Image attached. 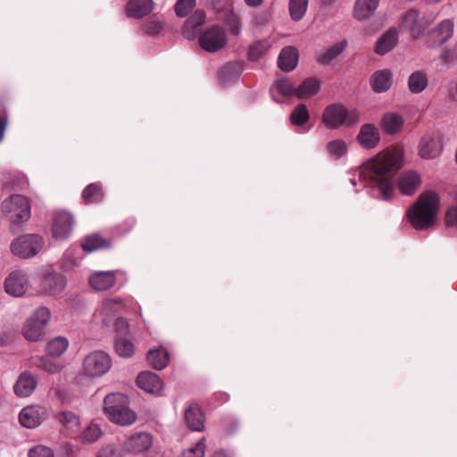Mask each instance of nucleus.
Returning a JSON list of instances; mask_svg holds the SVG:
<instances>
[{"mask_svg": "<svg viewBox=\"0 0 457 457\" xmlns=\"http://www.w3.org/2000/svg\"><path fill=\"white\" fill-rule=\"evenodd\" d=\"M401 161L400 151L380 153L359 170V179L365 186L378 187L382 197L388 199L394 192L393 176L400 169Z\"/></svg>", "mask_w": 457, "mask_h": 457, "instance_id": "f257e3e1", "label": "nucleus"}, {"mask_svg": "<svg viewBox=\"0 0 457 457\" xmlns=\"http://www.w3.org/2000/svg\"><path fill=\"white\" fill-rule=\"evenodd\" d=\"M440 198L435 191H425L407 212V217L415 229L423 230L431 228L439 210Z\"/></svg>", "mask_w": 457, "mask_h": 457, "instance_id": "f03ea898", "label": "nucleus"}, {"mask_svg": "<svg viewBox=\"0 0 457 457\" xmlns=\"http://www.w3.org/2000/svg\"><path fill=\"white\" fill-rule=\"evenodd\" d=\"M103 410L108 420L120 426H129L137 414L129 408V398L120 393H111L104 399Z\"/></svg>", "mask_w": 457, "mask_h": 457, "instance_id": "7ed1b4c3", "label": "nucleus"}, {"mask_svg": "<svg viewBox=\"0 0 457 457\" xmlns=\"http://www.w3.org/2000/svg\"><path fill=\"white\" fill-rule=\"evenodd\" d=\"M360 121L357 110H347L341 104H332L327 106L322 113V122L328 129H335L341 126L351 127Z\"/></svg>", "mask_w": 457, "mask_h": 457, "instance_id": "20e7f679", "label": "nucleus"}, {"mask_svg": "<svg viewBox=\"0 0 457 457\" xmlns=\"http://www.w3.org/2000/svg\"><path fill=\"white\" fill-rule=\"evenodd\" d=\"M45 247V240L38 234H22L12 239L10 245L11 253L19 257H35L41 253Z\"/></svg>", "mask_w": 457, "mask_h": 457, "instance_id": "39448f33", "label": "nucleus"}, {"mask_svg": "<svg viewBox=\"0 0 457 457\" xmlns=\"http://www.w3.org/2000/svg\"><path fill=\"white\" fill-rule=\"evenodd\" d=\"M4 213L12 223H24L31 215V206L29 199L21 195H12L2 204Z\"/></svg>", "mask_w": 457, "mask_h": 457, "instance_id": "423d86ee", "label": "nucleus"}, {"mask_svg": "<svg viewBox=\"0 0 457 457\" xmlns=\"http://www.w3.org/2000/svg\"><path fill=\"white\" fill-rule=\"evenodd\" d=\"M50 319L51 312L48 308L44 306L37 308L26 321L22 328V335L31 342L42 339Z\"/></svg>", "mask_w": 457, "mask_h": 457, "instance_id": "0eeeda50", "label": "nucleus"}, {"mask_svg": "<svg viewBox=\"0 0 457 457\" xmlns=\"http://www.w3.org/2000/svg\"><path fill=\"white\" fill-rule=\"evenodd\" d=\"M112 367L110 356L103 351H93L85 356L82 362L83 374L89 378L104 376Z\"/></svg>", "mask_w": 457, "mask_h": 457, "instance_id": "6e6552de", "label": "nucleus"}, {"mask_svg": "<svg viewBox=\"0 0 457 457\" xmlns=\"http://www.w3.org/2000/svg\"><path fill=\"white\" fill-rule=\"evenodd\" d=\"M227 45V35L219 26H212L202 33V49L216 53Z\"/></svg>", "mask_w": 457, "mask_h": 457, "instance_id": "1a4fd4ad", "label": "nucleus"}, {"mask_svg": "<svg viewBox=\"0 0 457 457\" xmlns=\"http://www.w3.org/2000/svg\"><path fill=\"white\" fill-rule=\"evenodd\" d=\"M153 445V436L147 432H136L128 436L122 445L128 454H139L148 451Z\"/></svg>", "mask_w": 457, "mask_h": 457, "instance_id": "9d476101", "label": "nucleus"}, {"mask_svg": "<svg viewBox=\"0 0 457 457\" xmlns=\"http://www.w3.org/2000/svg\"><path fill=\"white\" fill-rule=\"evenodd\" d=\"M74 220L70 212H55L53 217L52 234L55 239H66L71 233Z\"/></svg>", "mask_w": 457, "mask_h": 457, "instance_id": "9b49d317", "label": "nucleus"}, {"mask_svg": "<svg viewBox=\"0 0 457 457\" xmlns=\"http://www.w3.org/2000/svg\"><path fill=\"white\" fill-rule=\"evenodd\" d=\"M453 32V22L444 20L427 35L426 44L429 48H436L444 45Z\"/></svg>", "mask_w": 457, "mask_h": 457, "instance_id": "f8f14e48", "label": "nucleus"}, {"mask_svg": "<svg viewBox=\"0 0 457 457\" xmlns=\"http://www.w3.org/2000/svg\"><path fill=\"white\" fill-rule=\"evenodd\" d=\"M4 291L13 296H22L29 287V278L26 273L21 270L11 272L4 279Z\"/></svg>", "mask_w": 457, "mask_h": 457, "instance_id": "ddd939ff", "label": "nucleus"}, {"mask_svg": "<svg viewBox=\"0 0 457 457\" xmlns=\"http://www.w3.org/2000/svg\"><path fill=\"white\" fill-rule=\"evenodd\" d=\"M430 22V20L420 17L418 11L411 9L404 14L402 25L411 33L413 37L417 38L424 32Z\"/></svg>", "mask_w": 457, "mask_h": 457, "instance_id": "4468645a", "label": "nucleus"}, {"mask_svg": "<svg viewBox=\"0 0 457 457\" xmlns=\"http://www.w3.org/2000/svg\"><path fill=\"white\" fill-rule=\"evenodd\" d=\"M46 419V411L41 406H27L21 410L19 420L21 426L34 428Z\"/></svg>", "mask_w": 457, "mask_h": 457, "instance_id": "2eb2a0df", "label": "nucleus"}, {"mask_svg": "<svg viewBox=\"0 0 457 457\" xmlns=\"http://www.w3.org/2000/svg\"><path fill=\"white\" fill-rule=\"evenodd\" d=\"M42 285L47 294L57 295L65 288L66 278L63 275L48 269L42 274Z\"/></svg>", "mask_w": 457, "mask_h": 457, "instance_id": "dca6fc26", "label": "nucleus"}, {"mask_svg": "<svg viewBox=\"0 0 457 457\" xmlns=\"http://www.w3.org/2000/svg\"><path fill=\"white\" fill-rule=\"evenodd\" d=\"M443 150L442 138L438 134L424 137L420 143L419 154L421 158L433 159Z\"/></svg>", "mask_w": 457, "mask_h": 457, "instance_id": "f3484780", "label": "nucleus"}, {"mask_svg": "<svg viewBox=\"0 0 457 457\" xmlns=\"http://www.w3.org/2000/svg\"><path fill=\"white\" fill-rule=\"evenodd\" d=\"M122 305L120 298L104 300L101 309L97 311V315L102 319L103 324L106 327H112Z\"/></svg>", "mask_w": 457, "mask_h": 457, "instance_id": "a211bd4d", "label": "nucleus"}, {"mask_svg": "<svg viewBox=\"0 0 457 457\" xmlns=\"http://www.w3.org/2000/svg\"><path fill=\"white\" fill-rule=\"evenodd\" d=\"M357 141L365 149H373L380 142L378 129L371 123L363 124L357 135Z\"/></svg>", "mask_w": 457, "mask_h": 457, "instance_id": "6ab92c4d", "label": "nucleus"}, {"mask_svg": "<svg viewBox=\"0 0 457 457\" xmlns=\"http://www.w3.org/2000/svg\"><path fill=\"white\" fill-rule=\"evenodd\" d=\"M137 384L144 391L154 395L159 394L163 386L159 376L151 371L141 372L137 378Z\"/></svg>", "mask_w": 457, "mask_h": 457, "instance_id": "aec40b11", "label": "nucleus"}, {"mask_svg": "<svg viewBox=\"0 0 457 457\" xmlns=\"http://www.w3.org/2000/svg\"><path fill=\"white\" fill-rule=\"evenodd\" d=\"M398 43V31L395 28H390L385 31L377 40L375 53L384 55L393 50Z\"/></svg>", "mask_w": 457, "mask_h": 457, "instance_id": "412c9836", "label": "nucleus"}, {"mask_svg": "<svg viewBox=\"0 0 457 457\" xmlns=\"http://www.w3.org/2000/svg\"><path fill=\"white\" fill-rule=\"evenodd\" d=\"M116 281V271H97L89 278V284L96 291H105L113 287Z\"/></svg>", "mask_w": 457, "mask_h": 457, "instance_id": "4be33fe9", "label": "nucleus"}, {"mask_svg": "<svg viewBox=\"0 0 457 457\" xmlns=\"http://www.w3.org/2000/svg\"><path fill=\"white\" fill-rule=\"evenodd\" d=\"M420 177L413 170L403 172L398 179V187L403 195H413L420 186Z\"/></svg>", "mask_w": 457, "mask_h": 457, "instance_id": "5701e85b", "label": "nucleus"}, {"mask_svg": "<svg viewBox=\"0 0 457 457\" xmlns=\"http://www.w3.org/2000/svg\"><path fill=\"white\" fill-rule=\"evenodd\" d=\"M347 41L342 40L316 53L315 60L322 65H328L333 60L339 56L346 48Z\"/></svg>", "mask_w": 457, "mask_h": 457, "instance_id": "b1692460", "label": "nucleus"}, {"mask_svg": "<svg viewBox=\"0 0 457 457\" xmlns=\"http://www.w3.org/2000/svg\"><path fill=\"white\" fill-rule=\"evenodd\" d=\"M393 84L391 71L385 69L375 71L370 77V86L374 92L383 93L387 91Z\"/></svg>", "mask_w": 457, "mask_h": 457, "instance_id": "393cba45", "label": "nucleus"}, {"mask_svg": "<svg viewBox=\"0 0 457 457\" xmlns=\"http://www.w3.org/2000/svg\"><path fill=\"white\" fill-rule=\"evenodd\" d=\"M154 7L153 0H129L126 13L128 17L139 19L150 13Z\"/></svg>", "mask_w": 457, "mask_h": 457, "instance_id": "a878e982", "label": "nucleus"}, {"mask_svg": "<svg viewBox=\"0 0 457 457\" xmlns=\"http://www.w3.org/2000/svg\"><path fill=\"white\" fill-rule=\"evenodd\" d=\"M404 124L403 118L395 112L385 113L380 120V127L388 135H395L402 131Z\"/></svg>", "mask_w": 457, "mask_h": 457, "instance_id": "bb28decb", "label": "nucleus"}, {"mask_svg": "<svg viewBox=\"0 0 457 457\" xmlns=\"http://www.w3.org/2000/svg\"><path fill=\"white\" fill-rule=\"evenodd\" d=\"M298 62V51L294 46L283 48L278 55V64L280 70L288 72L293 71Z\"/></svg>", "mask_w": 457, "mask_h": 457, "instance_id": "cd10ccee", "label": "nucleus"}, {"mask_svg": "<svg viewBox=\"0 0 457 457\" xmlns=\"http://www.w3.org/2000/svg\"><path fill=\"white\" fill-rule=\"evenodd\" d=\"M37 386L35 378L29 373H22L14 385V393L20 397L31 395Z\"/></svg>", "mask_w": 457, "mask_h": 457, "instance_id": "c85d7f7f", "label": "nucleus"}, {"mask_svg": "<svg viewBox=\"0 0 457 457\" xmlns=\"http://www.w3.org/2000/svg\"><path fill=\"white\" fill-rule=\"evenodd\" d=\"M380 0H357L353 9V16L358 21L369 19L376 11Z\"/></svg>", "mask_w": 457, "mask_h": 457, "instance_id": "c756f323", "label": "nucleus"}, {"mask_svg": "<svg viewBox=\"0 0 457 457\" xmlns=\"http://www.w3.org/2000/svg\"><path fill=\"white\" fill-rule=\"evenodd\" d=\"M183 36L187 40L197 39L200 42V12L195 11L183 26Z\"/></svg>", "mask_w": 457, "mask_h": 457, "instance_id": "7c9ffc66", "label": "nucleus"}, {"mask_svg": "<svg viewBox=\"0 0 457 457\" xmlns=\"http://www.w3.org/2000/svg\"><path fill=\"white\" fill-rule=\"evenodd\" d=\"M241 70V66L237 62L226 63L218 73L219 82L223 86L230 84L237 79Z\"/></svg>", "mask_w": 457, "mask_h": 457, "instance_id": "2f4dec72", "label": "nucleus"}, {"mask_svg": "<svg viewBox=\"0 0 457 457\" xmlns=\"http://www.w3.org/2000/svg\"><path fill=\"white\" fill-rule=\"evenodd\" d=\"M147 361L149 364L157 370L165 368L169 361V354L165 348L158 347L148 352Z\"/></svg>", "mask_w": 457, "mask_h": 457, "instance_id": "473e14b6", "label": "nucleus"}, {"mask_svg": "<svg viewBox=\"0 0 457 457\" xmlns=\"http://www.w3.org/2000/svg\"><path fill=\"white\" fill-rule=\"evenodd\" d=\"M428 85V79L425 72L417 71L412 72L408 79V87L412 94L424 91Z\"/></svg>", "mask_w": 457, "mask_h": 457, "instance_id": "72a5a7b5", "label": "nucleus"}, {"mask_svg": "<svg viewBox=\"0 0 457 457\" xmlns=\"http://www.w3.org/2000/svg\"><path fill=\"white\" fill-rule=\"evenodd\" d=\"M200 406L197 403L189 405L184 413L187 426L193 431H200Z\"/></svg>", "mask_w": 457, "mask_h": 457, "instance_id": "f704fd0d", "label": "nucleus"}, {"mask_svg": "<svg viewBox=\"0 0 457 457\" xmlns=\"http://www.w3.org/2000/svg\"><path fill=\"white\" fill-rule=\"evenodd\" d=\"M320 88V81L315 78H308L304 79L302 84L296 87V96L303 98L313 96L318 93Z\"/></svg>", "mask_w": 457, "mask_h": 457, "instance_id": "c9c22d12", "label": "nucleus"}, {"mask_svg": "<svg viewBox=\"0 0 457 457\" xmlns=\"http://www.w3.org/2000/svg\"><path fill=\"white\" fill-rule=\"evenodd\" d=\"M56 419L67 433L75 432L80 423L79 418L71 411L60 412L56 415Z\"/></svg>", "mask_w": 457, "mask_h": 457, "instance_id": "e433bc0d", "label": "nucleus"}, {"mask_svg": "<svg viewBox=\"0 0 457 457\" xmlns=\"http://www.w3.org/2000/svg\"><path fill=\"white\" fill-rule=\"evenodd\" d=\"M81 246L87 253H91L97 249L109 247L110 243L98 234H94L87 237L82 242Z\"/></svg>", "mask_w": 457, "mask_h": 457, "instance_id": "4c0bfd02", "label": "nucleus"}, {"mask_svg": "<svg viewBox=\"0 0 457 457\" xmlns=\"http://www.w3.org/2000/svg\"><path fill=\"white\" fill-rule=\"evenodd\" d=\"M68 346L69 341L66 337H57L47 343L46 351L49 355L58 357L67 350Z\"/></svg>", "mask_w": 457, "mask_h": 457, "instance_id": "58836bf2", "label": "nucleus"}, {"mask_svg": "<svg viewBox=\"0 0 457 457\" xmlns=\"http://www.w3.org/2000/svg\"><path fill=\"white\" fill-rule=\"evenodd\" d=\"M309 0H289V13L293 21H300L305 14Z\"/></svg>", "mask_w": 457, "mask_h": 457, "instance_id": "ea45409f", "label": "nucleus"}, {"mask_svg": "<svg viewBox=\"0 0 457 457\" xmlns=\"http://www.w3.org/2000/svg\"><path fill=\"white\" fill-rule=\"evenodd\" d=\"M309 120V112L304 104H298L290 114V121L295 126H303Z\"/></svg>", "mask_w": 457, "mask_h": 457, "instance_id": "a19ab883", "label": "nucleus"}, {"mask_svg": "<svg viewBox=\"0 0 457 457\" xmlns=\"http://www.w3.org/2000/svg\"><path fill=\"white\" fill-rule=\"evenodd\" d=\"M82 196L86 204L97 203L103 199V192L100 186L92 183L84 189Z\"/></svg>", "mask_w": 457, "mask_h": 457, "instance_id": "79ce46f5", "label": "nucleus"}, {"mask_svg": "<svg viewBox=\"0 0 457 457\" xmlns=\"http://www.w3.org/2000/svg\"><path fill=\"white\" fill-rule=\"evenodd\" d=\"M114 347L116 353L120 357L124 358L131 357L135 350L133 343L129 339L124 337L117 338L115 340Z\"/></svg>", "mask_w": 457, "mask_h": 457, "instance_id": "37998d69", "label": "nucleus"}, {"mask_svg": "<svg viewBox=\"0 0 457 457\" xmlns=\"http://www.w3.org/2000/svg\"><path fill=\"white\" fill-rule=\"evenodd\" d=\"M196 6V0H178L174 5V12L179 18L188 16Z\"/></svg>", "mask_w": 457, "mask_h": 457, "instance_id": "c03bdc74", "label": "nucleus"}, {"mask_svg": "<svg viewBox=\"0 0 457 457\" xmlns=\"http://www.w3.org/2000/svg\"><path fill=\"white\" fill-rule=\"evenodd\" d=\"M101 435L100 428L96 424H91L84 429L79 438L82 443L89 445L98 440Z\"/></svg>", "mask_w": 457, "mask_h": 457, "instance_id": "a18cd8bd", "label": "nucleus"}, {"mask_svg": "<svg viewBox=\"0 0 457 457\" xmlns=\"http://www.w3.org/2000/svg\"><path fill=\"white\" fill-rule=\"evenodd\" d=\"M270 48V44L266 40L254 42L249 48L248 57L251 61L259 60Z\"/></svg>", "mask_w": 457, "mask_h": 457, "instance_id": "49530a36", "label": "nucleus"}, {"mask_svg": "<svg viewBox=\"0 0 457 457\" xmlns=\"http://www.w3.org/2000/svg\"><path fill=\"white\" fill-rule=\"evenodd\" d=\"M327 150L331 156L338 159L346 153L347 145L345 141L337 139L328 144Z\"/></svg>", "mask_w": 457, "mask_h": 457, "instance_id": "de8ad7c7", "label": "nucleus"}, {"mask_svg": "<svg viewBox=\"0 0 457 457\" xmlns=\"http://www.w3.org/2000/svg\"><path fill=\"white\" fill-rule=\"evenodd\" d=\"M275 87L278 92L284 96H296V87H295L291 81L287 79L277 80Z\"/></svg>", "mask_w": 457, "mask_h": 457, "instance_id": "09e8293b", "label": "nucleus"}, {"mask_svg": "<svg viewBox=\"0 0 457 457\" xmlns=\"http://www.w3.org/2000/svg\"><path fill=\"white\" fill-rule=\"evenodd\" d=\"M97 457H127L124 447L121 448L109 445L104 447L98 453Z\"/></svg>", "mask_w": 457, "mask_h": 457, "instance_id": "8fccbe9b", "label": "nucleus"}, {"mask_svg": "<svg viewBox=\"0 0 457 457\" xmlns=\"http://www.w3.org/2000/svg\"><path fill=\"white\" fill-rule=\"evenodd\" d=\"M226 23L228 26L229 30L232 34H239L241 25L240 17L237 14H236L232 10L227 15Z\"/></svg>", "mask_w": 457, "mask_h": 457, "instance_id": "3c124183", "label": "nucleus"}, {"mask_svg": "<svg viewBox=\"0 0 457 457\" xmlns=\"http://www.w3.org/2000/svg\"><path fill=\"white\" fill-rule=\"evenodd\" d=\"M29 457H54V455L50 448L37 445L29 451Z\"/></svg>", "mask_w": 457, "mask_h": 457, "instance_id": "603ef678", "label": "nucleus"}, {"mask_svg": "<svg viewBox=\"0 0 457 457\" xmlns=\"http://www.w3.org/2000/svg\"><path fill=\"white\" fill-rule=\"evenodd\" d=\"M162 29V24L157 21H150L144 24L143 30L149 35H156Z\"/></svg>", "mask_w": 457, "mask_h": 457, "instance_id": "864d4df0", "label": "nucleus"}, {"mask_svg": "<svg viewBox=\"0 0 457 457\" xmlns=\"http://www.w3.org/2000/svg\"><path fill=\"white\" fill-rule=\"evenodd\" d=\"M40 366L50 373H56L60 370V366L47 359H42Z\"/></svg>", "mask_w": 457, "mask_h": 457, "instance_id": "5fc2aeb1", "label": "nucleus"}, {"mask_svg": "<svg viewBox=\"0 0 457 457\" xmlns=\"http://www.w3.org/2000/svg\"><path fill=\"white\" fill-rule=\"evenodd\" d=\"M112 326L117 331L124 332L128 328V322L124 318L117 316L112 323Z\"/></svg>", "mask_w": 457, "mask_h": 457, "instance_id": "6e6d98bb", "label": "nucleus"}, {"mask_svg": "<svg viewBox=\"0 0 457 457\" xmlns=\"http://www.w3.org/2000/svg\"><path fill=\"white\" fill-rule=\"evenodd\" d=\"M200 450V442H197L195 446L186 450L181 454V457H200L196 452Z\"/></svg>", "mask_w": 457, "mask_h": 457, "instance_id": "4d7b16f0", "label": "nucleus"}, {"mask_svg": "<svg viewBox=\"0 0 457 457\" xmlns=\"http://www.w3.org/2000/svg\"><path fill=\"white\" fill-rule=\"evenodd\" d=\"M455 58L454 52L451 49H444L442 53V59L445 62H452Z\"/></svg>", "mask_w": 457, "mask_h": 457, "instance_id": "13d9d810", "label": "nucleus"}, {"mask_svg": "<svg viewBox=\"0 0 457 457\" xmlns=\"http://www.w3.org/2000/svg\"><path fill=\"white\" fill-rule=\"evenodd\" d=\"M7 116L5 114H3L0 116V142L4 138V131L7 126Z\"/></svg>", "mask_w": 457, "mask_h": 457, "instance_id": "bf43d9fd", "label": "nucleus"}, {"mask_svg": "<svg viewBox=\"0 0 457 457\" xmlns=\"http://www.w3.org/2000/svg\"><path fill=\"white\" fill-rule=\"evenodd\" d=\"M64 263L62 264V267L65 269V270H68L70 268H71V266L73 265H77V263L74 262L75 259H71V258H68V259H64Z\"/></svg>", "mask_w": 457, "mask_h": 457, "instance_id": "052dcab7", "label": "nucleus"}, {"mask_svg": "<svg viewBox=\"0 0 457 457\" xmlns=\"http://www.w3.org/2000/svg\"><path fill=\"white\" fill-rule=\"evenodd\" d=\"M245 1L246 4L251 7H258L263 3V0H245Z\"/></svg>", "mask_w": 457, "mask_h": 457, "instance_id": "680f3d73", "label": "nucleus"}, {"mask_svg": "<svg viewBox=\"0 0 457 457\" xmlns=\"http://www.w3.org/2000/svg\"><path fill=\"white\" fill-rule=\"evenodd\" d=\"M212 457H231L230 453L225 450H220L213 453Z\"/></svg>", "mask_w": 457, "mask_h": 457, "instance_id": "e2e57ef3", "label": "nucleus"}, {"mask_svg": "<svg viewBox=\"0 0 457 457\" xmlns=\"http://www.w3.org/2000/svg\"><path fill=\"white\" fill-rule=\"evenodd\" d=\"M220 4H221V0H213L212 2V6L214 9H216L217 11H220Z\"/></svg>", "mask_w": 457, "mask_h": 457, "instance_id": "0e129e2a", "label": "nucleus"}, {"mask_svg": "<svg viewBox=\"0 0 457 457\" xmlns=\"http://www.w3.org/2000/svg\"><path fill=\"white\" fill-rule=\"evenodd\" d=\"M441 0H427L428 3H437V2H440Z\"/></svg>", "mask_w": 457, "mask_h": 457, "instance_id": "69168bd1", "label": "nucleus"}, {"mask_svg": "<svg viewBox=\"0 0 457 457\" xmlns=\"http://www.w3.org/2000/svg\"><path fill=\"white\" fill-rule=\"evenodd\" d=\"M351 182H352V184H353V186H355V185H356V181H355L354 179H351Z\"/></svg>", "mask_w": 457, "mask_h": 457, "instance_id": "338daca9", "label": "nucleus"}, {"mask_svg": "<svg viewBox=\"0 0 457 457\" xmlns=\"http://www.w3.org/2000/svg\"><path fill=\"white\" fill-rule=\"evenodd\" d=\"M202 18H204V12H201ZM204 22V19H202V23Z\"/></svg>", "mask_w": 457, "mask_h": 457, "instance_id": "774afa93", "label": "nucleus"}]
</instances>
